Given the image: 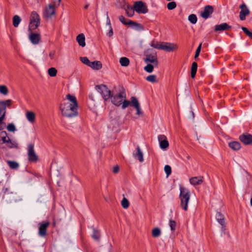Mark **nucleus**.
Segmentation results:
<instances>
[{"mask_svg": "<svg viewBox=\"0 0 252 252\" xmlns=\"http://www.w3.org/2000/svg\"><path fill=\"white\" fill-rule=\"evenodd\" d=\"M111 102L116 106L122 105L123 109H126L130 104V101L126 100V93L125 89L121 87L119 91L116 94H112L111 97Z\"/></svg>", "mask_w": 252, "mask_h": 252, "instance_id": "nucleus-1", "label": "nucleus"}, {"mask_svg": "<svg viewBox=\"0 0 252 252\" xmlns=\"http://www.w3.org/2000/svg\"><path fill=\"white\" fill-rule=\"evenodd\" d=\"M231 28V27L226 23H223L220 25H217L215 27L214 31L215 32L220 31L223 32L224 31L229 30Z\"/></svg>", "mask_w": 252, "mask_h": 252, "instance_id": "nucleus-19", "label": "nucleus"}, {"mask_svg": "<svg viewBox=\"0 0 252 252\" xmlns=\"http://www.w3.org/2000/svg\"><path fill=\"white\" fill-rule=\"evenodd\" d=\"M144 61L147 63H153L156 67L158 65V61L156 56L147 55L146 58L144 59Z\"/></svg>", "mask_w": 252, "mask_h": 252, "instance_id": "nucleus-17", "label": "nucleus"}, {"mask_svg": "<svg viewBox=\"0 0 252 252\" xmlns=\"http://www.w3.org/2000/svg\"><path fill=\"white\" fill-rule=\"evenodd\" d=\"M55 54V51H51V52H50L49 56L51 60H53L54 59Z\"/></svg>", "mask_w": 252, "mask_h": 252, "instance_id": "nucleus-59", "label": "nucleus"}, {"mask_svg": "<svg viewBox=\"0 0 252 252\" xmlns=\"http://www.w3.org/2000/svg\"><path fill=\"white\" fill-rule=\"evenodd\" d=\"M250 203H251V205L252 206V197L251 198Z\"/></svg>", "mask_w": 252, "mask_h": 252, "instance_id": "nucleus-64", "label": "nucleus"}, {"mask_svg": "<svg viewBox=\"0 0 252 252\" xmlns=\"http://www.w3.org/2000/svg\"><path fill=\"white\" fill-rule=\"evenodd\" d=\"M188 19L189 22L193 24H195L197 22V18L195 14H192L189 15Z\"/></svg>", "mask_w": 252, "mask_h": 252, "instance_id": "nucleus-40", "label": "nucleus"}, {"mask_svg": "<svg viewBox=\"0 0 252 252\" xmlns=\"http://www.w3.org/2000/svg\"><path fill=\"white\" fill-rule=\"evenodd\" d=\"M179 198L181 200V207L187 211L188 210V205L190 199L189 191L185 188L180 187V193Z\"/></svg>", "mask_w": 252, "mask_h": 252, "instance_id": "nucleus-3", "label": "nucleus"}, {"mask_svg": "<svg viewBox=\"0 0 252 252\" xmlns=\"http://www.w3.org/2000/svg\"><path fill=\"white\" fill-rule=\"evenodd\" d=\"M164 171L166 174V176L168 177L171 173V168L168 165H166L164 166Z\"/></svg>", "mask_w": 252, "mask_h": 252, "instance_id": "nucleus-49", "label": "nucleus"}, {"mask_svg": "<svg viewBox=\"0 0 252 252\" xmlns=\"http://www.w3.org/2000/svg\"><path fill=\"white\" fill-rule=\"evenodd\" d=\"M146 80L152 83H156L158 82L157 76L155 75H150L148 76L146 78Z\"/></svg>", "mask_w": 252, "mask_h": 252, "instance_id": "nucleus-37", "label": "nucleus"}, {"mask_svg": "<svg viewBox=\"0 0 252 252\" xmlns=\"http://www.w3.org/2000/svg\"><path fill=\"white\" fill-rule=\"evenodd\" d=\"M48 73L51 77H55L57 75V70L54 67H51L48 69Z\"/></svg>", "mask_w": 252, "mask_h": 252, "instance_id": "nucleus-38", "label": "nucleus"}, {"mask_svg": "<svg viewBox=\"0 0 252 252\" xmlns=\"http://www.w3.org/2000/svg\"><path fill=\"white\" fill-rule=\"evenodd\" d=\"M4 192L5 194H6V195H8L9 193H13L12 192H10L9 189H7V188H6L5 189Z\"/></svg>", "mask_w": 252, "mask_h": 252, "instance_id": "nucleus-61", "label": "nucleus"}, {"mask_svg": "<svg viewBox=\"0 0 252 252\" xmlns=\"http://www.w3.org/2000/svg\"><path fill=\"white\" fill-rule=\"evenodd\" d=\"M178 48V45L172 43L161 42V50H163L166 52H172Z\"/></svg>", "mask_w": 252, "mask_h": 252, "instance_id": "nucleus-12", "label": "nucleus"}, {"mask_svg": "<svg viewBox=\"0 0 252 252\" xmlns=\"http://www.w3.org/2000/svg\"><path fill=\"white\" fill-rule=\"evenodd\" d=\"M106 17H107V24L109 25V28H110V26H111L110 20L108 16V12H107V13H106Z\"/></svg>", "mask_w": 252, "mask_h": 252, "instance_id": "nucleus-58", "label": "nucleus"}, {"mask_svg": "<svg viewBox=\"0 0 252 252\" xmlns=\"http://www.w3.org/2000/svg\"><path fill=\"white\" fill-rule=\"evenodd\" d=\"M243 184L245 188L246 191L248 192L252 191V175L247 170L245 171V175H244Z\"/></svg>", "mask_w": 252, "mask_h": 252, "instance_id": "nucleus-6", "label": "nucleus"}, {"mask_svg": "<svg viewBox=\"0 0 252 252\" xmlns=\"http://www.w3.org/2000/svg\"><path fill=\"white\" fill-rule=\"evenodd\" d=\"M128 25H129L133 29L137 31L144 30V27L140 23H136L131 20H128Z\"/></svg>", "mask_w": 252, "mask_h": 252, "instance_id": "nucleus-20", "label": "nucleus"}, {"mask_svg": "<svg viewBox=\"0 0 252 252\" xmlns=\"http://www.w3.org/2000/svg\"><path fill=\"white\" fill-rule=\"evenodd\" d=\"M12 104V100L7 99L0 101V116L3 113L6 112V107H9Z\"/></svg>", "mask_w": 252, "mask_h": 252, "instance_id": "nucleus-16", "label": "nucleus"}, {"mask_svg": "<svg viewBox=\"0 0 252 252\" xmlns=\"http://www.w3.org/2000/svg\"><path fill=\"white\" fill-rule=\"evenodd\" d=\"M201 46H202V43H200L199 45V46H198V47L196 50L195 54L194 56L195 59H196L198 57L199 54L200 53V51H201Z\"/></svg>", "mask_w": 252, "mask_h": 252, "instance_id": "nucleus-51", "label": "nucleus"}, {"mask_svg": "<svg viewBox=\"0 0 252 252\" xmlns=\"http://www.w3.org/2000/svg\"><path fill=\"white\" fill-rule=\"evenodd\" d=\"M50 223L48 221L40 222L38 223V234L41 237H45L47 235V229L49 227Z\"/></svg>", "mask_w": 252, "mask_h": 252, "instance_id": "nucleus-10", "label": "nucleus"}, {"mask_svg": "<svg viewBox=\"0 0 252 252\" xmlns=\"http://www.w3.org/2000/svg\"><path fill=\"white\" fill-rule=\"evenodd\" d=\"M155 66V65L151 64L150 63H148L147 65L144 67V70L148 72V73H151L153 72L154 70V67Z\"/></svg>", "mask_w": 252, "mask_h": 252, "instance_id": "nucleus-39", "label": "nucleus"}, {"mask_svg": "<svg viewBox=\"0 0 252 252\" xmlns=\"http://www.w3.org/2000/svg\"><path fill=\"white\" fill-rule=\"evenodd\" d=\"M39 24L40 18L39 15L36 12L32 11L31 15L29 31L31 32L32 30L36 29L39 26Z\"/></svg>", "mask_w": 252, "mask_h": 252, "instance_id": "nucleus-5", "label": "nucleus"}, {"mask_svg": "<svg viewBox=\"0 0 252 252\" xmlns=\"http://www.w3.org/2000/svg\"><path fill=\"white\" fill-rule=\"evenodd\" d=\"M197 69V63L196 62H193L192 63L191 67V77L194 78L196 73Z\"/></svg>", "mask_w": 252, "mask_h": 252, "instance_id": "nucleus-28", "label": "nucleus"}, {"mask_svg": "<svg viewBox=\"0 0 252 252\" xmlns=\"http://www.w3.org/2000/svg\"><path fill=\"white\" fill-rule=\"evenodd\" d=\"M6 162L11 169H17L19 167V164L16 161L7 160Z\"/></svg>", "mask_w": 252, "mask_h": 252, "instance_id": "nucleus-30", "label": "nucleus"}, {"mask_svg": "<svg viewBox=\"0 0 252 252\" xmlns=\"http://www.w3.org/2000/svg\"><path fill=\"white\" fill-rule=\"evenodd\" d=\"M169 225L172 231H174L176 227V222L175 221L170 220L169 221Z\"/></svg>", "mask_w": 252, "mask_h": 252, "instance_id": "nucleus-47", "label": "nucleus"}, {"mask_svg": "<svg viewBox=\"0 0 252 252\" xmlns=\"http://www.w3.org/2000/svg\"><path fill=\"white\" fill-rule=\"evenodd\" d=\"M240 8L241 11L240 12L239 18L241 20L244 21L246 19V16L250 14V11L244 3L240 5Z\"/></svg>", "mask_w": 252, "mask_h": 252, "instance_id": "nucleus-13", "label": "nucleus"}, {"mask_svg": "<svg viewBox=\"0 0 252 252\" xmlns=\"http://www.w3.org/2000/svg\"><path fill=\"white\" fill-rule=\"evenodd\" d=\"M134 9H133V7L132 8L129 5H127L126 8V12L127 14V15L131 17L133 16L134 14Z\"/></svg>", "mask_w": 252, "mask_h": 252, "instance_id": "nucleus-34", "label": "nucleus"}, {"mask_svg": "<svg viewBox=\"0 0 252 252\" xmlns=\"http://www.w3.org/2000/svg\"><path fill=\"white\" fill-rule=\"evenodd\" d=\"M29 38L31 42L33 44H37L41 39L40 35L39 34L32 33V32L29 35Z\"/></svg>", "mask_w": 252, "mask_h": 252, "instance_id": "nucleus-18", "label": "nucleus"}, {"mask_svg": "<svg viewBox=\"0 0 252 252\" xmlns=\"http://www.w3.org/2000/svg\"><path fill=\"white\" fill-rule=\"evenodd\" d=\"M239 140L245 145L252 144V135L248 133H244L239 137Z\"/></svg>", "mask_w": 252, "mask_h": 252, "instance_id": "nucleus-11", "label": "nucleus"}, {"mask_svg": "<svg viewBox=\"0 0 252 252\" xmlns=\"http://www.w3.org/2000/svg\"><path fill=\"white\" fill-rule=\"evenodd\" d=\"M95 89L101 94L104 101H106L111 98L112 94L106 85L103 84L97 85L95 86Z\"/></svg>", "mask_w": 252, "mask_h": 252, "instance_id": "nucleus-4", "label": "nucleus"}, {"mask_svg": "<svg viewBox=\"0 0 252 252\" xmlns=\"http://www.w3.org/2000/svg\"><path fill=\"white\" fill-rule=\"evenodd\" d=\"M161 234L160 229L158 227L154 228L152 231V235L154 238L159 237Z\"/></svg>", "mask_w": 252, "mask_h": 252, "instance_id": "nucleus-33", "label": "nucleus"}, {"mask_svg": "<svg viewBox=\"0 0 252 252\" xmlns=\"http://www.w3.org/2000/svg\"><path fill=\"white\" fill-rule=\"evenodd\" d=\"M7 130L10 132H14L16 130V127L12 123L9 124L7 126Z\"/></svg>", "mask_w": 252, "mask_h": 252, "instance_id": "nucleus-48", "label": "nucleus"}, {"mask_svg": "<svg viewBox=\"0 0 252 252\" xmlns=\"http://www.w3.org/2000/svg\"><path fill=\"white\" fill-rule=\"evenodd\" d=\"M80 61L84 64L89 66V64L91 63V62L89 60L87 57H80Z\"/></svg>", "mask_w": 252, "mask_h": 252, "instance_id": "nucleus-50", "label": "nucleus"}, {"mask_svg": "<svg viewBox=\"0 0 252 252\" xmlns=\"http://www.w3.org/2000/svg\"><path fill=\"white\" fill-rule=\"evenodd\" d=\"M203 179L202 176L192 177L189 179V182L193 186L200 185L203 182Z\"/></svg>", "mask_w": 252, "mask_h": 252, "instance_id": "nucleus-22", "label": "nucleus"}, {"mask_svg": "<svg viewBox=\"0 0 252 252\" xmlns=\"http://www.w3.org/2000/svg\"><path fill=\"white\" fill-rule=\"evenodd\" d=\"M61 0H53L52 4L58 7L60 4Z\"/></svg>", "mask_w": 252, "mask_h": 252, "instance_id": "nucleus-54", "label": "nucleus"}, {"mask_svg": "<svg viewBox=\"0 0 252 252\" xmlns=\"http://www.w3.org/2000/svg\"><path fill=\"white\" fill-rule=\"evenodd\" d=\"M89 66L93 69L99 70L102 68V63L100 61L91 62V63L89 64Z\"/></svg>", "mask_w": 252, "mask_h": 252, "instance_id": "nucleus-25", "label": "nucleus"}, {"mask_svg": "<svg viewBox=\"0 0 252 252\" xmlns=\"http://www.w3.org/2000/svg\"><path fill=\"white\" fill-rule=\"evenodd\" d=\"M26 117L31 123H33L35 121V114L32 111H28L26 113Z\"/></svg>", "mask_w": 252, "mask_h": 252, "instance_id": "nucleus-27", "label": "nucleus"}, {"mask_svg": "<svg viewBox=\"0 0 252 252\" xmlns=\"http://www.w3.org/2000/svg\"><path fill=\"white\" fill-rule=\"evenodd\" d=\"M119 19L121 22H122L125 25H128V20L126 21L124 16L121 15L119 16Z\"/></svg>", "mask_w": 252, "mask_h": 252, "instance_id": "nucleus-52", "label": "nucleus"}, {"mask_svg": "<svg viewBox=\"0 0 252 252\" xmlns=\"http://www.w3.org/2000/svg\"><path fill=\"white\" fill-rule=\"evenodd\" d=\"M120 63L123 66H127L129 64V60L126 57H122L120 59Z\"/></svg>", "mask_w": 252, "mask_h": 252, "instance_id": "nucleus-31", "label": "nucleus"}, {"mask_svg": "<svg viewBox=\"0 0 252 252\" xmlns=\"http://www.w3.org/2000/svg\"><path fill=\"white\" fill-rule=\"evenodd\" d=\"M28 157L29 161L31 162H36L39 160L38 157L34 150L33 144H30L28 146Z\"/></svg>", "mask_w": 252, "mask_h": 252, "instance_id": "nucleus-8", "label": "nucleus"}, {"mask_svg": "<svg viewBox=\"0 0 252 252\" xmlns=\"http://www.w3.org/2000/svg\"><path fill=\"white\" fill-rule=\"evenodd\" d=\"M119 170V167L118 166H115L113 168V172L114 173H118Z\"/></svg>", "mask_w": 252, "mask_h": 252, "instance_id": "nucleus-60", "label": "nucleus"}, {"mask_svg": "<svg viewBox=\"0 0 252 252\" xmlns=\"http://www.w3.org/2000/svg\"><path fill=\"white\" fill-rule=\"evenodd\" d=\"M228 146L233 151H238L241 148V144L238 141H232L229 142Z\"/></svg>", "mask_w": 252, "mask_h": 252, "instance_id": "nucleus-23", "label": "nucleus"}, {"mask_svg": "<svg viewBox=\"0 0 252 252\" xmlns=\"http://www.w3.org/2000/svg\"><path fill=\"white\" fill-rule=\"evenodd\" d=\"M107 35L109 37H111L113 35V29L111 26H110L109 32L107 33Z\"/></svg>", "mask_w": 252, "mask_h": 252, "instance_id": "nucleus-57", "label": "nucleus"}, {"mask_svg": "<svg viewBox=\"0 0 252 252\" xmlns=\"http://www.w3.org/2000/svg\"><path fill=\"white\" fill-rule=\"evenodd\" d=\"M186 158L187 159L189 160L190 158V157L189 155H187Z\"/></svg>", "mask_w": 252, "mask_h": 252, "instance_id": "nucleus-62", "label": "nucleus"}, {"mask_svg": "<svg viewBox=\"0 0 252 252\" xmlns=\"http://www.w3.org/2000/svg\"><path fill=\"white\" fill-rule=\"evenodd\" d=\"M21 21V19L18 15H15L13 17V25L14 27H17Z\"/></svg>", "mask_w": 252, "mask_h": 252, "instance_id": "nucleus-35", "label": "nucleus"}, {"mask_svg": "<svg viewBox=\"0 0 252 252\" xmlns=\"http://www.w3.org/2000/svg\"><path fill=\"white\" fill-rule=\"evenodd\" d=\"M133 9L138 13L145 14L148 12L146 3L142 1H136L133 4Z\"/></svg>", "mask_w": 252, "mask_h": 252, "instance_id": "nucleus-9", "label": "nucleus"}, {"mask_svg": "<svg viewBox=\"0 0 252 252\" xmlns=\"http://www.w3.org/2000/svg\"><path fill=\"white\" fill-rule=\"evenodd\" d=\"M89 4H86L85 6H84V9H87L88 8V7H89Z\"/></svg>", "mask_w": 252, "mask_h": 252, "instance_id": "nucleus-63", "label": "nucleus"}, {"mask_svg": "<svg viewBox=\"0 0 252 252\" xmlns=\"http://www.w3.org/2000/svg\"><path fill=\"white\" fill-rule=\"evenodd\" d=\"M92 237L95 240L98 241L100 238V234L99 232L95 230V229H93V234L92 235Z\"/></svg>", "mask_w": 252, "mask_h": 252, "instance_id": "nucleus-43", "label": "nucleus"}, {"mask_svg": "<svg viewBox=\"0 0 252 252\" xmlns=\"http://www.w3.org/2000/svg\"><path fill=\"white\" fill-rule=\"evenodd\" d=\"M152 46L154 47L155 48L160 49V47H161V43L156 42V43H153L152 44Z\"/></svg>", "mask_w": 252, "mask_h": 252, "instance_id": "nucleus-53", "label": "nucleus"}, {"mask_svg": "<svg viewBox=\"0 0 252 252\" xmlns=\"http://www.w3.org/2000/svg\"><path fill=\"white\" fill-rule=\"evenodd\" d=\"M76 40L80 46L82 47L85 46V37L83 33H80L77 35L76 37Z\"/></svg>", "mask_w": 252, "mask_h": 252, "instance_id": "nucleus-26", "label": "nucleus"}, {"mask_svg": "<svg viewBox=\"0 0 252 252\" xmlns=\"http://www.w3.org/2000/svg\"><path fill=\"white\" fill-rule=\"evenodd\" d=\"M216 218L219 223L222 226V227H225L226 223L225 221V218L224 216L220 212H217L216 215Z\"/></svg>", "mask_w": 252, "mask_h": 252, "instance_id": "nucleus-21", "label": "nucleus"}, {"mask_svg": "<svg viewBox=\"0 0 252 252\" xmlns=\"http://www.w3.org/2000/svg\"><path fill=\"white\" fill-rule=\"evenodd\" d=\"M17 143H16V142H12L10 139L8 138V142L7 143H6V146L10 148H16L17 147Z\"/></svg>", "mask_w": 252, "mask_h": 252, "instance_id": "nucleus-41", "label": "nucleus"}, {"mask_svg": "<svg viewBox=\"0 0 252 252\" xmlns=\"http://www.w3.org/2000/svg\"><path fill=\"white\" fill-rule=\"evenodd\" d=\"M158 140L159 142V145L161 149L164 150L169 146V143L167 140L166 137L163 134L158 136Z\"/></svg>", "mask_w": 252, "mask_h": 252, "instance_id": "nucleus-15", "label": "nucleus"}, {"mask_svg": "<svg viewBox=\"0 0 252 252\" xmlns=\"http://www.w3.org/2000/svg\"><path fill=\"white\" fill-rule=\"evenodd\" d=\"M66 98L68 100H69L70 102H71L70 103L71 105H74V106H78L77 99L74 96L71 95L70 94H68L66 95Z\"/></svg>", "mask_w": 252, "mask_h": 252, "instance_id": "nucleus-29", "label": "nucleus"}, {"mask_svg": "<svg viewBox=\"0 0 252 252\" xmlns=\"http://www.w3.org/2000/svg\"><path fill=\"white\" fill-rule=\"evenodd\" d=\"M8 93V90L7 87L5 85L0 86V94L6 95Z\"/></svg>", "mask_w": 252, "mask_h": 252, "instance_id": "nucleus-36", "label": "nucleus"}, {"mask_svg": "<svg viewBox=\"0 0 252 252\" xmlns=\"http://www.w3.org/2000/svg\"><path fill=\"white\" fill-rule=\"evenodd\" d=\"M136 150H137V152L136 153H134L133 154V156L135 158H137V159L140 162H143V160H144L143 157V153H142V151H141L139 146H138L137 147Z\"/></svg>", "mask_w": 252, "mask_h": 252, "instance_id": "nucleus-24", "label": "nucleus"}, {"mask_svg": "<svg viewBox=\"0 0 252 252\" xmlns=\"http://www.w3.org/2000/svg\"><path fill=\"white\" fill-rule=\"evenodd\" d=\"M6 115V112L3 113V114H1L0 117V125H1L2 124V121L5 119Z\"/></svg>", "mask_w": 252, "mask_h": 252, "instance_id": "nucleus-56", "label": "nucleus"}, {"mask_svg": "<svg viewBox=\"0 0 252 252\" xmlns=\"http://www.w3.org/2000/svg\"><path fill=\"white\" fill-rule=\"evenodd\" d=\"M177 6L176 3L175 1H171L169 2L167 5V7L169 10H173Z\"/></svg>", "mask_w": 252, "mask_h": 252, "instance_id": "nucleus-46", "label": "nucleus"}, {"mask_svg": "<svg viewBox=\"0 0 252 252\" xmlns=\"http://www.w3.org/2000/svg\"><path fill=\"white\" fill-rule=\"evenodd\" d=\"M129 203L128 200L124 197L122 201V206L124 209H126L128 207Z\"/></svg>", "mask_w": 252, "mask_h": 252, "instance_id": "nucleus-44", "label": "nucleus"}, {"mask_svg": "<svg viewBox=\"0 0 252 252\" xmlns=\"http://www.w3.org/2000/svg\"><path fill=\"white\" fill-rule=\"evenodd\" d=\"M244 32L250 38L252 39V32H250L247 28L242 27L241 28Z\"/></svg>", "mask_w": 252, "mask_h": 252, "instance_id": "nucleus-45", "label": "nucleus"}, {"mask_svg": "<svg viewBox=\"0 0 252 252\" xmlns=\"http://www.w3.org/2000/svg\"><path fill=\"white\" fill-rule=\"evenodd\" d=\"M78 106L71 105L69 102L61 104L60 106L62 115L68 118H72L78 115Z\"/></svg>", "mask_w": 252, "mask_h": 252, "instance_id": "nucleus-2", "label": "nucleus"}, {"mask_svg": "<svg viewBox=\"0 0 252 252\" xmlns=\"http://www.w3.org/2000/svg\"><path fill=\"white\" fill-rule=\"evenodd\" d=\"M129 105L134 108L138 107V106H140L138 99L134 96H132L131 97V101Z\"/></svg>", "mask_w": 252, "mask_h": 252, "instance_id": "nucleus-32", "label": "nucleus"}, {"mask_svg": "<svg viewBox=\"0 0 252 252\" xmlns=\"http://www.w3.org/2000/svg\"><path fill=\"white\" fill-rule=\"evenodd\" d=\"M1 136V139L4 143H7L8 142V138L7 136V133L5 131H2L0 133Z\"/></svg>", "mask_w": 252, "mask_h": 252, "instance_id": "nucleus-42", "label": "nucleus"}, {"mask_svg": "<svg viewBox=\"0 0 252 252\" xmlns=\"http://www.w3.org/2000/svg\"><path fill=\"white\" fill-rule=\"evenodd\" d=\"M57 7L52 4H49L45 6L43 13V16L47 20L51 19L53 16L56 14V8Z\"/></svg>", "mask_w": 252, "mask_h": 252, "instance_id": "nucleus-7", "label": "nucleus"}, {"mask_svg": "<svg viewBox=\"0 0 252 252\" xmlns=\"http://www.w3.org/2000/svg\"><path fill=\"white\" fill-rule=\"evenodd\" d=\"M136 110V114L139 116H142L143 114V112L141 110L140 106H139L138 107L135 108Z\"/></svg>", "mask_w": 252, "mask_h": 252, "instance_id": "nucleus-55", "label": "nucleus"}, {"mask_svg": "<svg viewBox=\"0 0 252 252\" xmlns=\"http://www.w3.org/2000/svg\"><path fill=\"white\" fill-rule=\"evenodd\" d=\"M214 11V8L212 6L208 5L204 7L203 11L201 13L202 18L206 19L208 18Z\"/></svg>", "mask_w": 252, "mask_h": 252, "instance_id": "nucleus-14", "label": "nucleus"}]
</instances>
